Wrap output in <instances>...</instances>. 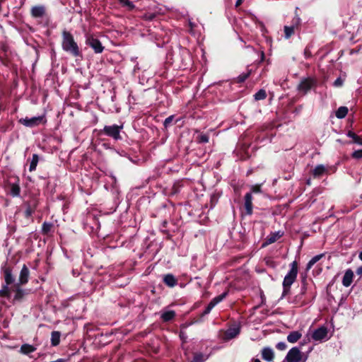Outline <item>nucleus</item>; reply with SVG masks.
<instances>
[{"mask_svg": "<svg viewBox=\"0 0 362 362\" xmlns=\"http://www.w3.org/2000/svg\"><path fill=\"white\" fill-rule=\"evenodd\" d=\"M62 49L70 53L74 57L81 55V52L77 43L75 42L73 35L68 31L64 30L62 33Z\"/></svg>", "mask_w": 362, "mask_h": 362, "instance_id": "obj_1", "label": "nucleus"}, {"mask_svg": "<svg viewBox=\"0 0 362 362\" xmlns=\"http://www.w3.org/2000/svg\"><path fill=\"white\" fill-rule=\"evenodd\" d=\"M18 281L19 283L13 285L11 288H9L6 284L4 285L2 289L0 291V296L6 297L12 292L14 293L13 300L20 301L23 297V291L21 289V284H23V269L20 272Z\"/></svg>", "mask_w": 362, "mask_h": 362, "instance_id": "obj_2", "label": "nucleus"}, {"mask_svg": "<svg viewBox=\"0 0 362 362\" xmlns=\"http://www.w3.org/2000/svg\"><path fill=\"white\" fill-rule=\"evenodd\" d=\"M298 274V263L296 261H293L290 264V270L288 274L285 276L283 281V293L282 297L286 296L290 291L291 286L296 281Z\"/></svg>", "mask_w": 362, "mask_h": 362, "instance_id": "obj_3", "label": "nucleus"}, {"mask_svg": "<svg viewBox=\"0 0 362 362\" xmlns=\"http://www.w3.org/2000/svg\"><path fill=\"white\" fill-rule=\"evenodd\" d=\"M307 359L308 356L302 353L298 347L291 349L285 358L287 362H305Z\"/></svg>", "mask_w": 362, "mask_h": 362, "instance_id": "obj_4", "label": "nucleus"}, {"mask_svg": "<svg viewBox=\"0 0 362 362\" xmlns=\"http://www.w3.org/2000/svg\"><path fill=\"white\" fill-rule=\"evenodd\" d=\"M317 81L313 78H305L301 80L300 83L298 86V89L300 92L303 94L307 93L310 90L315 87Z\"/></svg>", "mask_w": 362, "mask_h": 362, "instance_id": "obj_5", "label": "nucleus"}, {"mask_svg": "<svg viewBox=\"0 0 362 362\" xmlns=\"http://www.w3.org/2000/svg\"><path fill=\"white\" fill-rule=\"evenodd\" d=\"M86 43L93 49L94 52L97 54L103 52L104 47L102 45L100 40L95 38L91 35H87L86 37Z\"/></svg>", "mask_w": 362, "mask_h": 362, "instance_id": "obj_6", "label": "nucleus"}, {"mask_svg": "<svg viewBox=\"0 0 362 362\" xmlns=\"http://www.w3.org/2000/svg\"><path fill=\"white\" fill-rule=\"evenodd\" d=\"M122 126H118L116 124L111 125V126H105L103 129V132L105 134H106L108 136L112 137L113 139L117 140L121 138L119 132L120 129H122Z\"/></svg>", "mask_w": 362, "mask_h": 362, "instance_id": "obj_7", "label": "nucleus"}, {"mask_svg": "<svg viewBox=\"0 0 362 362\" xmlns=\"http://www.w3.org/2000/svg\"><path fill=\"white\" fill-rule=\"evenodd\" d=\"M300 22L301 20L300 17L296 16L293 18L292 25L291 26H284V37L286 39H288L292 35H293L295 30L300 26Z\"/></svg>", "mask_w": 362, "mask_h": 362, "instance_id": "obj_8", "label": "nucleus"}, {"mask_svg": "<svg viewBox=\"0 0 362 362\" xmlns=\"http://www.w3.org/2000/svg\"><path fill=\"white\" fill-rule=\"evenodd\" d=\"M20 180L18 178L11 177L8 180V187L12 196H18L21 192Z\"/></svg>", "mask_w": 362, "mask_h": 362, "instance_id": "obj_9", "label": "nucleus"}, {"mask_svg": "<svg viewBox=\"0 0 362 362\" xmlns=\"http://www.w3.org/2000/svg\"><path fill=\"white\" fill-rule=\"evenodd\" d=\"M45 122V119L44 116L33 117L30 119L24 118V125L28 127H35Z\"/></svg>", "mask_w": 362, "mask_h": 362, "instance_id": "obj_10", "label": "nucleus"}, {"mask_svg": "<svg viewBox=\"0 0 362 362\" xmlns=\"http://www.w3.org/2000/svg\"><path fill=\"white\" fill-rule=\"evenodd\" d=\"M327 332L326 327H320L313 332L312 337L315 341H321L327 338Z\"/></svg>", "mask_w": 362, "mask_h": 362, "instance_id": "obj_11", "label": "nucleus"}, {"mask_svg": "<svg viewBox=\"0 0 362 362\" xmlns=\"http://www.w3.org/2000/svg\"><path fill=\"white\" fill-rule=\"evenodd\" d=\"M46 13V8L43 5L34 6L30 9L31 16L35 18H42Z\"/></svg>", "mask_w": 362, "mask_h": 362, "instance_id": "obj_12", "label": "nucleus"}, {"mask_svg": "<svg viewBox=\"0 0 362 362\" xmlns=\"http://www.w3.org/2000/svg\"><path fill=\"white\" fill-rule=\"evenodd\" d=\"M240 327L238 326H233L228 328L224 333L223 339L230 340L236 337L240 334Z\"/></svg>", "mask_w": 362, "mask_h": 362, "instance_id": "obj_13", "label": "nucleus"}, {"mask_svg": "<svg viewBox=\"0 0 362 362\" xmlns=\"http://www.w3.org/2000/svg\"><path fill=\"white\" fill-rule=\"evenodd\" d=\"M4 280L7 286L11 285L15 281V276L13 271L9 267H6L4 269Z\"/></svg>", "mask_w": 362, "mask_h": 362, "instance_id": "obj_14", "label": "nucleus"}, {"mask_svg": "<svg viewBox=\"0 0 362 362\" xmlns=\"http://www.w3.org/2000/svg\"><path fill=\"white\" fill-rule=\"evenodd\" d=\"M245 208L246 214L251 215L252 214V195L251 193H247L245 196Z\"/></svg>", "mask_w": 362, "mask_h": 362, "instance_id": "obj_15", "label": "nucleus"}, {"mask_svg": "<svg viewBox=\"0 0 362 362\" xmlns=\"http://www.w3.org/2000/svg\"><path fill=\"white\" fill-rule=\"evenodd\" d=\"M354 276L353 271L351 269H347L342 279L343 286L349 287L353 281Z\"/></svg>", "mask_w": 362, "mask_h": 362, "instance_id": "obj_16", "label": "nucleus"}, {"mask_svg": "<svg viewBox=\"0 0 362 362\" xmlns=\"http://www.w3.org/2000/svg\"><path fill=\"white\" fill-rule=\"evenodd\" d=\"M274 351L270 348H264L262 351V357L267 361H272L274 358Z\"/></svg>", "mask_w": 362, "mask_h": 362, "instance_id": "obj_17", "label": "nucleus"}, {"mask_svg": "<svg viewBox=\"0 0 362 362\" xmlns=\"http://www.w3.org/2000/svg\"><path fill=\"white\" fill-rule=\"evenodd\" d=\"M163 281L170 287H173L177 284V280L173 274L165 275L163 278Z\"/></svg>", "mask_w": 362, "mask_h": 362, "instance_id": "obj_18", "label": "nucleus"}, {"mask_svg": "<svg viewBox=\"0 0 362 362\" xmlns=\"http://www.w3.org/2000/svg\"><path fill=\"white\" fill-rule=\"evenodd\" d=\"M327 169L323 165H317L313 170V175L315 177H319L322 176Z\"/></svg>", "mask_w": 362, "mask_h": 362, "instance_id": "obj_19", "label": "nucleus"}, {"mask_svg": "<svg viewBox=\"0 0 362 362\" xmlns=\"http://www.w3.org/2000/svg\"><path fill=\"white\" fill-rule=\"evenodd\" d=\"M301 336L302 334L298 331L291 332L287 336V340L290 343H295L300 339Z\"/></svg>", "mask_w": 362, "mask_h": 362, "instance_id": "obj_20", "label": "nucleus"}, {"mask_svg": "<svg viewBox=\"0 0 362 362\" xmlns=\"http://www.w3.org/2000/svg\"><path fill=\"white\" fill-rule=\"evenodd\" d=\"M61 333L58 331H54L51 334V344L52 346H57L60 342Z\"/></svg>", "mask_w": 362, "mask_h": 362, "instance_id": "obj_21", "label": "nucleus"}, {"mask_svg": "<svg viewBox=\"0 0 362 362\" xmlns=\"http://www.w3.org/2000/svg\"><path fill=\"white\" fill-rule=\"evenodd\" d=\"M175 316V313L173 310H166L161 314V319L164 322H168L173 319Z\"/></svg>", "mask_w": 362, "mask_h": 362, "instance_id": "obj_22", "label": "nucleus"}, {"mask_svg": "<svg viewBox=\"0 0 362 362\" xmlns=\"http://www.w3.org/2000/svg\"><path fill=\"white\" fill-rule=\"evenodd\" d=\"M283 233L280 231H278L277 233H272L269 235L267 237L266 244H272L274 242H276L279 238H280L282 236Z\"/></svg>", "mask_w": 362, "mask_h": 362, "instance_id": "obj_23", "label": "nucleus"}, {"mask_svg": "<svg viewBox=\"0 0 362 362\" xmlns=\"http://www.w3.org/2000/svg\"><path fill=\"white\" fill-rule=\"evenodd\" d=\"M325 256V254H320V255H315V257H313L308 263L307 264V267H306V269L307 270H309L313 266L317 263L319 260H320L323 257Z\"/></svg>", "mask_w": 362, "mask_h": 362, "instance_id": "obj_24", "label": "nucleus"}, {"mask_svg": "<svg viewBox=\"0 0 362 362\" xmlns=\"http://www.w3.org/2000/svg\"><path fill=\"white\" fill-rule=\"evenodd\" d=\"M208 355L202 353H195L192 362H204L208 359Z\"/></svg>", "mask_w": 362, "mask_h": 362, "instance_id": "obj_25", "label": "nucleus"}, {"mask_svg": "<svg viewBox=\"0 0 362 362\" xmlns=\"http://www.w3.org/2000/svg\"><path fill=\"white\" fill-rule=\"evenodd\" d=\"M348 113V108L345 106H341L336 111V117L339 119H342L346 117Z\"/></svg>", "mask_w": 362, "mask_h": 362, "instance_id": "obj_26", "label": "nucleus"}, {"mask_svg": "<svg viewBox=\"0 0 362 362\" xmlns=\"http://www.w3.org/2000/svg\"><path fill=\"white\" fill-rule=\"evenodd\" d=\"M39 162V156L37 154H33V157H32V159L30 162V165H29V170L30 172L35 170L36 169V167H37V165Z\"/></svg>", "mask_w": 362, "mask_h": 362, "instance_id": "obj_27", "label": "nucleus"}, {"mask_svg": "<svg viewBox=\"0 0 362 362\" xmlns=\"http://www.w3.org/2000/svg\"><path fill=\"white\" fill-rule=\"evenodd\" d=\"M346 135L347 136L353 139L354 143L362 145V138L357 136L352 131H349Z\"/></svg>", "mask_w": 362, "mask_h": 362, "instance_id": "obj_28", "label": "nucleus"}, {"mask_svg": "<svg viewBox=\"0 0 362 362\" xmlns=\"http://www.w3.org/2000/svg\"><path fill=\"white\" fill-rule=\"evenodd\" d=\"M255 99L257 100H263L267 97L266 91L263 89L259 90L255 94Z\"/></svg>", "mask_w": 362, "mask_h": 362, "instance_id": "obj_29", "label": "nucleus"}, {"mask_svg": "<svg viewBox=\"0 0 362 362\" xmlns=\"http://www.w3.org/2000/svg\"><path fill=\"white\" fill-rule=\"evenodd\" d=\"M227 295V293H223L215 298H214L211 301H213L215 305H216L218 303H219L220 302H221L226 296Z\"/></svg>", "mask_w": 362, "mask_h": 362, "instance_id": "obj_30", "label": "nucleus"}, {"mask_svg": "<svg viewBox=\"0 0 362 362\" xmlns=\"http://www.w3.org/2000/svg\"><path fill=\"white\" fill-rule=\"evenodd\" d=\"M119 3L124 6L128 7L129 9H133L134 8V4L129 0H118Z\"/></svg>", "mask_w": 362, "mask_h": 362, "instance_id": "obj_31", "label": "nucleus"}, {"mask_svg": "<svg viewBox=\"0 0 362 362\" xmlns=\"http://www.w3.org/2000/svg\"><path fill=\"white\" fill-rule=\"evenodd\" d=\"M24 354L29 355L35 350V348L28 344H24Z\"/></svg>", "mask_w": 362, "mask_h": 362, "instance_id": "obj_32", "label": "nucleus"}, {"mask_svg": "<svg viewBox=\"0 0 362 362\" xmlns=\"http://www.w3.org/2000/svg\"><path fill=\"white\" fill-rule=\"evenodd\" d=\"M52 227V224L49 223L45 222L42 225V231L45 233H47L50 231L51 228Z\"/></svg>", "mask_w": 362, "mask_h": 362, "instance_id": "obj_33", "label": "nucleus"}, {"mask_svg": "<svg viewBox=\"0 0 362 362\" xmlns=\"http://www.w3.org/2000/svg\"><path fill=\"white\" fill-rule=\"evenodd\" d=\"M352 157L356 159H360L362 158V149L361 150H357L353 152Z\"/></svg>", "mask_w": 362, "mask_h": 362, "instance_id": "obj_34", "label": "nucleus"}, {"mask_svg": "<svg viewBox=\"0 0 362 362\" xmlns=\"http://www.w3.org/2000/svg\"><path fill=\"white\" fill-rule=\"evenodd\" d=\"M261 192V187L260 185H252L251 187V194L252 193H259Z\"/></svg>", "mask_w": 362, "mask_h": 362, "instance_id": "obj_35", "label": "nucleus"}, {"mask_svg": "<svg viewBox=\"0 0 362 362\" xmlns=\"http://www.w3.org/2000/svg\"><path fill=\"white\" fill-rule=\"evenodd\" d=\"M199 141L200 143H207L209 141V136L206 134H202L199 136Z\"/></svg>", "mask_w": 362, "mask_h": 362, "instance_id": "obj_36", "label": "nucleus"}, {"mask_svg": "<svg viewBox=\"0 0 362 362\" xmlns=\"http://www.w3.org/2000/svg\"><path fill=\"white\" fill-rule=\"evenodd\" d=\"M287 346L285 342L280 341L276 344V348L279 350L284 351L286 349Z\"/></svg>", "mask_w": 362, "mask_h": 362, "instance_id": "obj_37", "label": "nucleus"}, {"mask_svg": "<svg viewBox=\"0 0 362 362\" xmlns=\"http://www.w3.org/2000/svg\"><path fill=\"white\" fill-rule=\"evenodd\" d=\"M249 76V74H241L238 77V82H243Z\"/></svg>", "mask_w": 362, "mask_h": 362, "instance_id": "obj_38", "label": "nucleus"}, {"mask_svg": "<svg viewBox=\"0 0 362 362\" xmlns=\"http://www.w3.org/2000/svg\"><path fill=\"white\" fill-rule=\"evenodd\" d=\"M173 119V116H170V117H167L164 121V126L165 127H168L170 125V124L172 122Z\"/></svg>", "mask_w": 362, "mask_h": 362, "instance_id": "obj_39", "label": "nucleus"}, {"mask_svg": "<svg viewBox=\"0 0 362 362\" xmlns=\"http://www.w3.org/2000/svg\"><path fill=\"white\" fill-rule=\"evenodd\" d=\"M342 83L343 81L340 78H337L334 82V85L337 87L341 86Z\"/></svg>", "mask_w": 362, "mask_h": 362, "instance_id": "obj_40", "label": "nucleus"}, {"mask_svg": "<svg viewBox=\"0 0 362 362\" xmlns=\"http://www.w3.org/2000/svg\"><path fill=\"white\" fill-rule=\"evenodd\" d=\"M33 212H34V209L29 207L27 209V210L25 211V215L27 216H30L33 214Z\"/></svg>", "mask_w": 362, "mask_h": 362, "instance_id": "obj_41", "label": "nucleus"}, {"mask_svg": "<svg viewBox=\"0 0 362 362\" xmlns=\"http://www.w3.org/2000/svg\"><path fill=\"white\" fill-rule=\"evenodd\" d=\"M180 337L182 340L183 342H185L187 337V334L185 332H180Z\"/></svg>", "mask_w": 362, "mask_h": 362, "instance_id": "obj_42", "label": "nucleus"}, {"mask_svg": "<svg viewBox=\"0 0 362 362\" xmlns=\"http://www.w3.org/2000/svg\"><path fill=\"white\" fill-rule=\"evenodd\" d=\"M304 55L305 58H309L311 57V52L308 48H306L304 51Z\"/></svg>", "mask_w": 362, "mask_h": 362, "instance_id": "obj_43", "label": "nucleus"}, {"mask_svg": "<svg viewBox=\"0 0 362 362\" xmlns=\"http://www.w3.org/2000/svg\"><path fill=\"white\" fill-rule=\"evenodd\" d=\"M216 306L215 303L211 300V302L208 304L207 307L211 310Z\"/></svg>", "mask_w": 362, "mask_h": 362, "instance_id": "obj_44", "label": "nucleus"}, {"mask_svg": "<svg viewBox=\"0 0 362 362\" xmlns=\"http://www.w3.org/2000/svg\"><path fill=\"white\" fill-rule=\"evenodd\" d=\"M23 274H24V283L25 282V277L26 276L28 275V269L24 266V272H23Z\"/></svg>", "mask_w": 362, "mask_h": 362, "instance_id": "obj_45", "label": "nucleus"}, {"mask_svg": "<svg viewBox=\"0 0 362 362\" xmlns=\"http://www.w3.org/2000/svg\"><path fill=\"white\" fill-rule=\"evenodd\" d=\"M356 274H357L358 275H361V276H362V266H361V267H358V268L357 269V270H356Z\"/></svg>", "mask_w": 362, "mask_h": 362, "instance_id": "obj_46", "label": "nucleus"}, {"mask_svg": "<svg viewBox=\"0 0 362 362\" xmlns=\"http://www.w3.org/2000/svg\"><path fill=\"white\" fill-rule=\"evenodd\" d=\"M211 312V310L209 308V307H206L205 310L204 311V315H207Z\"/></svg>", "mask_w": 362, "mask_h": 362, "instance_id": "obj_47", "label": "nucleus"}, {"mask_svg": "<svg viewBox=\"0 0 362 362\" xmlns=\"http://www.w3.org/2000/svg\"><path fill=\"white\" fill-rule=\"evenodd\" d=\"M243 0H237V1L235 3V6L238 7L243 3Z\"/></svg>", "mask_w": 362, "mask_h": 362, "instance_id": "obj_48", "label": "nucleus"}, {"mask_svg": "<svg viewBox=\"0 0 362 362\" xmlns=\"http://www.w3.org/2000/svg\"><path fill=\"white\" fill-rule=\"evenodd\" d=\"M359 258L362 261V251L359 254Z\"/></svg>", "mask_w": 362, "mask_h": 362, "instance_id": "obj_49", "label": "nucleus"}, {"mask_svg": "<svg viewBox=\"0 0 362 362\" xmlns=\"http://www.w3.org/2000/svg\"><path fill=\"white\" fill-rule=\"evenodd\" d=\"M254 362H261V361H260V360H259V359H257H257L254 360Z\"/></svg>", "mask_w": 362, "mask_h": 362, "instance_id": "obj_50", "label": "nucleus"}, {"mask_svg": "<svg viewBox=\"0 0 362 362\" xmlns=\"http://www.w3.org/2000/svg\"><path fill=\"white\" fill-rule=\"evenodd\" d=\"M20 351H21V352H23V346H21V348H20Z\"/></svg>", "mask_w": 362, "mask_h": 362, "instance_id": "obj_51", "label": "nucleus"}]
</instances>
